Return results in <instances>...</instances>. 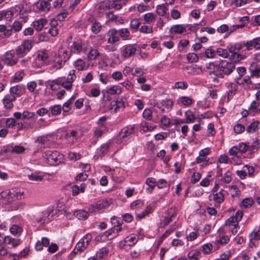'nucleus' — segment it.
<instances>
[{
    "label": "nucleus",
    "instance_id": "3",
    "mask_svg": "<svg viewBox=\"0 0 260 260\" xmlns=\"http://www.w3.org/2000/svg\"><path fill=\"white\" fill-rule=\"evenodd\" d=\"M43 156L50 165H58L64 160L63 154L55 150H47Z\"/></svg>",
    "mask_w": 260,
    "mask_h": 260
},
{
    "label": "nucleus",
    "instance_id": "10",
    "mask_svg": "<svg viewBox=\"0 0 260 260\" xmlns=\"http://www.w3.org/2000/svg\"><path fill=\"white\" fill-rule=\"evenodd\" d=\"M226 194H228L227 191L222 189L218 192L212 193L209 196V199L210 200L212 199L215 205H220L224 201V197Z\"/></svg>",
    "mask_w": 260,
    "mask_h": 260
},
{
    "label": "nucleus",
    "instance_id": "34",
    "mask_svg": "<svg viewBox=\"0 0 260 260\" xmlns=\"http://www.w3.org/2000/svg\"><path fill=\"white\" fill-rule=\"evenodd\" d=\"M47 20L45 18H40L33 22V26L38 31H40L45 25L46 24Z\"/></svg>",
    "mask_w": 260,
    "mask_h": 260
},
{
    "label": "nucleus",
    "instance_id": "4",
    "mask_svg": "<svg viewBox=\"0 0 260 260\" xmlns=\"http://www.w3.org/2000/svg\"><path fill=\"white\" fill-rule=\"evenodd\" d=\"M33 46V42L31 40H25L14 50L18 59L22 58L30 51Z\"/></svg>",
    "mask_w": 260,
    "mask_h": 260
},
{
    "label": "nucleus",
    "instance_id": "56",
    "mask_svg": "<svg viewBox=\"0 0 260 260\" xmlns=\"http://www.w3.org/2000/svg\"><path fill=\"white\" fill-rule=\"evenodd\" d=\"M253 200L251 198H247L242 201L240 206L246 208H249L253 205Z\"/></svg>",
    "mask_w": 260,
    "mask_h": 260
},
{
    "label": "nucleus",
    "instance_id": "15",
    "mask_svg": "<svg viewBox=\"0 0 260 260\" xmlns=\"http://www.w3.org/2000/svg\"><path fill=\"white\" fill-rule=\"evenodd\" d=\"M156 207V204L153 202L147 206L146 209L142 212H139L138 210L136 211V217L139 219H142L146 215L151 213Z\"/></svg>",
    "mask_w": 260,
    "mask_h": 260
},
{
    "label": "nucleus",
    "instance_id": "9",
    "mask_svg": "<svg viewBox=\"0 0 260 260\" xmlns=\"http://www.w3.org/2000/svg\"><path fill=\"white\" fill-rule=\"evenodd\" d=\"M206 68L210 74H213L216 77L222 78L220 63L215 64L214 62H210L206 65Z\"/></svg>",
    "mask_w": 260,
    "mask_h": 260
},
{
    "label": "nucleus",
    "instance_id": "19",
    "mask_svg": "<svg viewBox=\"0 0 260 260\" xmlns=\"http://www.w3.org/2000/svg\"><path fill=\"white\" fill-rule=\"evenodd\" d=\"M22 243L21 239L13 238L10 236H6L4 237V243L10 246L11 248H15Z\"/></svg>",
    "mask_w": 260,
    "mask_h": 260
},
{
    "label": "nucleus",
    "instance_id": "49",
    "mask_svg": "<svg viewBox=\"0 0 260 260\" xmlns=\"http://www.w3.org/2000/svg\"><path fill=\"white\" fill-rule=\"evenodd\" d=\"M10 232L12 235H20L22 232V228L17 224H14L10 228Z\"/></svg>",
    "mask_w": 260,
    "mask_h": 260
},
{
    "label": "nucleus",
    "instance_id": "20",
    "mask_svg": "<svg viewBox=\"0 0 260 260\" xmlns=\"http://www.w3.org/2000/svg\"><path fill=\"white\" fill-rule=\"evenodd\" d=\"M76 78V71L71 70L67 76L66 80H65L64 88L67 90H70L72 88L73 86V82Z\"/></svg>",
    "mask_w": 260,
    "mask_h": 260
},
{
    "label": "nucleus",
    "instance_id": "32",
    "mask_svg": "<svg viewBox=\"0 0 260 260\" xmlns=\"http://www.w3.org/2000/svg\"><path fill=\"white\" fill-rule=\"evenodd\" d=\"M189 260H198L201 257L200 250L198 249H192L187 254Z\"/></svg>",
    "mask_w": 260,
    "mask_h": 260
},
{
    "label": "nucleus",
    "instance_id": "47",
    "mask_svg": "<svg viewBox=\"0 0 260 260\" xmlns=\"http://www.w3.org/2000/svg\"><path fill=\"white\" fill-rule=\"evenodd\" d=\"M177 102L184 106L188 107L192 104V100L189 97L183 96L180 97Z\"/></svg>",
    "mask_w": 260,
    "mask_h": 260
},
{
    "label": "nucleus",
    "instance_id": "58",
    "mask_svg": "<svg viewBox=\"0 0 260 260\" xmlns=\"http://www.w3.org/2000/svg\"><path fill=\"white\" fill-rule=\"evenodd\" d=\"M213 248V245L210 243H206L202 246L201 250L204 254H209L211 253Z\"/></svg>",
    "mask_w": 260,
    "mask_h": 260
},
{
    "label": "nucleus",
    "instance_id": "12",
    "mask_svg": "<svg viewBox=\"0 0 260 260\" xmlns=\"http://www.w3.org/2000/svg\"><path fill=\"white\" fill-rule=\"evenodd\" d=\"M187 24H175L172 25L169 30V32L174 36L178 37L186 32Z\"/></svg>",
    "mask_w": 260,
    "mask_h": 260
},
{
    "label": "nucleus",
    "instance_id": "61",
    "mask_svg": "<svg viewBox=\"0 0 260 260\" xmlns=\"http://www.w3.org/2000/svg\"><path fill=\"white\" fill-rule=\"evenodd\" d=\"M156 15L152 13H147L144 15V20L147 23H150L155 20Z\"/></svg>",
    "mask_w": 260,
    "mask_h": 260
},
{
    "label": "nucleus",
    "instance_id": "36",
    "mask_svg": "<svg viewBox=\"0 0 260 260\" xmlns=\"http://www.w3.org/2000/svg\"><path fill=\"white\" fill-rule=\"evenodd\" d=\"M48 55L46 52L43 51L38 53L36 59L37 61L41 62L42 64H47Z\"/></svg>",
    "mask_w": 260,
    "mask_h": 260
},
{
    "label": "nucleus",
    "instance_id": "6",
    "mask_svg": "<svg viewBox=\"0 0 260 260\" xmlns=\"http://www.w3.org/2000/svg\"><path fill=\"white\" fill-rule=\"evenodd\" d=\"M135 126L134 125H130L124 127L119 133L118 141L119 143L127 141L135 134Z\"/></svg>",
    "mask_w": 260,
    "mask_h": 260
},
{
    "label": "nucleus",
    "instance_id": "26",
    "mask_svg": "<svg viewBox=\"0 0 260 260\" xmlns=\"http://www.w3.org/2000/svg\"><path fill=\"white\" fill-rule=\"evenodd\" d=\"M25 90V87L22 85H17L11 87L9 90L10 93L13 94L14 96H21Z\"/></svg>",
    "mask_w": 260,
    "mask_h": 260
},
{
    "label": "nucleus",
    "instance_id": "31",
    "mask_svg": "<svg viewBox=\"0 0 260 260\" xmlns=\"http://www.w3.org/2000/svg\"><path fill=\"white\" fill-rule=\"evenodd\" d=\"M146 184L148 185V187L146 188L147 192L151 193L155 186H156V181L155 179L153 177L147 178Z\"/></svg>",
    "mask_w": 260,
    "mask_h": 260
},
{
    "label": "nucleus",
    "instance_id": "51",
    "mask_svg": "<svg viewBox=\"0 0 260 260\" xmlns=\"http://www.w3.org/2000/svg\"><path fill=\"white\" fill-rule=\"evenodd\" d=\"M232 180V172L230 171H226L223 176L220 179L221 184H228Z\"/></svg>",
    "mask_w": 260,
    "mask_h": 260
},
{
    "label": "nucleus",
    "instance_id": "50",
    "mask_svg": "<svg viewBox=\"0 0 260 260\" xmlns=\"http://www.w3.org/2000/svg\"><path fill=\"white\" fill-rule=\"evenodd\" d=\"M260 106V103L259 102L256 101H253L251 103L249 107V111L251 113H253L254 114L257 113V111L259 109Z\"/></svg>",
    "mask_w": 260,
    "mask_h": 260
},
{
    "label": "nucleus",
    "instance_id": "27",
    "mask_svg": "<svg viewBox=\"0 0 260 260\" xmlns=\"http://www.w3.org/2000/svg\"><path fill=\"white\" fill-rule=\"evenodd\" d=\"M249 70L250 72V77H260V66L255 63H252L249 67Z\"/></svg>",
    "mask_w": 260,
    "mask_h": 260
},
{
    "label": "nucleus",
    "instance_id": "53",
    "mask_svg": "<svg viewBox=\"0 0 260 260\" xmlns=\"http://www.w3.org/2000/svg\"><path fill=\"white\" fill-rule=\"evenodd\" d=\"M196 161L197 164L202 163V166L203 167L207 166L209 164V159L207 157L203 156L200 154L196 158Z\"/></svg>",
    "mask_w": 260,
    "mask_h": 260
},
{
    "label": "nucleus",
    "instance_id": "59",
    "mask_svg": "<svg viewBox=\"0 0 260 260\" xmlns=\"http://www.w3.org/2000/svg\"><path fill=\"white\" fill-rule=\"evenodd\" d=\"M243 59V56L239 53H232L230 56V59L231 61L230 62H233L234 64Z\"/></svg>",
    "mask_w": 260,
    "mask_h": 260
},
{
    "label": "nucleus",
    "instance_id": "5",
    "mask_svg": "<svg viewBox=\"0 0 260 260\" xmlns=\"http://www.w3.org/2000/svg\"><path fill=\"white\" fill-rule=\"evenodd\" d=\"M4 64L8 66L16 65L19 61L14 50L7 51L1 58Z\"/></svg>",
    "mask_w": 260,
    "mask_h": 260
},
{
    "label": "nucleus",
    "instance_id": "28",
    "mask_svg": "<svg viewBox=\"0 0 260 260\" xmlns=\"http://www.w3.org/2000/svg\"><path fill=\"white\" fill-rule=\"evenodd\" d=\"M249 20V18L248 16H244L243 17H241L240 19V22H242V24H236L233 25L230 29L229 33H231L237 29L243 28L244 26H245L248 23Z\"/></svg>",
    "mask_w": 260,
    "mask_h": 260
},
{
    "label": "nucleus",
    "instance_id": "13",
    "mask_svg": "<svg viewBox=\"0 0 260 260\" xmlns=\"http://www.w3.org/2000/svg\"><path fill=\"white\" fill-rule=\"evenodd\" d=\"M125 107L124 102L121 99L111 102L110 106V110L111 112H117L122 111Z\"/></svg>",
    "mask_w": 260,
    "mask_h": 260
},
{
    "label": "nucleus",
    "instance_id": "62",
    "mask_svg": "<svg viewBox=\"0 0 260 260\" xmlns=\"http://www.w3.org/2000/svg\"><path fill=\"white\" fill-rule=\"evenodd\" d=\"M186 58L190 63L197 62L199 60L198 55L194 53H189L187 54Z\"/></svg>",
    "mask_w": 260,
    "mask_h": 260
},
{
    "label": "nucleus",
    "instance_id": "25",
    "mask_svg": "<svg viewBox=\"0 0 260 260\" xmlns=\"http://www.w3.org/2000/svg\"><path fill=\"white\" fill-rule=\"evenodd\" d=\"M110 142H108L102 144L99 148H98L95 152L94 157H102L105 155L109 151L110 149Z\"/></svg>",
    "mask_w": 260,
    "mask_h": 260
},
{
    "label": "nucleus",
    "instance_id": "64",
    "mask_svg": "<svg viewBox=\"0 0 260 260\" xmlns=\"http://www.w3.org/2000/svg\"><path fill=\"white\" fill-rule=\"evenodd\" d=\"M102 28V25L101 24L96 21H94L92 23L91 30L94 34H96L99 32Z\"/></svg>",
    "mask_w": 260,
    "mask_h": 260
},
{
    "label": "nucleus",
    "instance_id": "42",
    "mask_svg": "<svg viewBox=\"0 0 260 260\" xmlns=\"http://www.w3.org/2000/svg\"><path fill=\"white\" fill-rule=\"evenodd\" d=\"M1 121L4 122L7 127L13 128L16 124V121L13 118H2Z\"/></svg>",
    "mask_w": 260,
    "mask_h": 260
},
{
    "label": "nucleus",
    "instance_id": "46",
    "mask_svg": "<svg viewBox=\"0 0 260 260\" xmlns=\"http://www.w3.org/2000/svg\"><path fill=\"white\" fill-rule=\"evenodd\" d=\"M106 171L108 172V174L111 176L112 179L114 181L120 182L121 179L119 178L117 174L116 171L114 170L111 169L109 167L106 168Z\"/></svg>",
    "mask_w": 260,
    "mask_h": 260
},
{
    "label": "nucleus",
    "instance_id": "17",
    "mask_svg": "<svg viewBox=\"0 0 260 260\" xmlns=\"http://www.w3.org/2000/svg\"><path fill=\"white\" fill-rule=\"evenodd\" d=\"M118 31L115 28H111L107 32V43L113 44L119 41V36L117 35Z\"/></svg>",
    "mask_w": 260,
    "mask_h": 260
},
{
    "label": "nucleus",
    "instance_id": "22",
    "mask_svg": "<svg viewBox=\"0 0 260 260\" xmlns=\"http://www.w3.org/2000/svg\"><path fill=\"white\" fill-rule=\"evenodd\" d=\"M36 9L42 12H48L51 8V4L45 0H39L35 5Z\"/></svg>",
    "mask_w": 260,
    "mask_h": 260
},
{
    "label": "nucleus",
    "instance_id": "55",
    "mask_svg": "<svg viewBox=\"0 0 260 260\" xmlns=\"http://www.w3.org/2000/svg\"><path fill=\"white\" fill-rule=\"evenodd\" d=\"M125 0H113L111 6L115 10H119L125 4Z\"/></svg>",
    "mask_w": 260,
    "mask_h": 260
},
{
    "label": "nucleus",
    "instance_id": "11",
    "mask_svg": "<svg viewBox=\"0 0 260 260\" xmlns=\"http://www.w3.org/2000/svg\"><path fill=\"white\" fill-rule=\"evenodd\" d=\"M122 48L121 56L126 58L135 54L137 46L135 44H127L124 46Z\"/></svg>",
    "mask_w": 260,
    "mask_h": 260
},
{
    "label": "nucleus",
    "instance_id": "54",
    "mask_svg": "<svg viewBox=\"0 0 260 260\" xmlns=\"http://www.w3.org/2000/svg\"><path fill=\"white\" fill-rule=\"evenodd\" d=\"M74 66L76 69L82 71L85 67V62L82 59L79 58L74 62Z\"/></svg>",
    "mask_w": 260,
    "mask_h": 260
},
{
    "label": "nucleus",
    "instance_id": "18",
    "mask_svg": "<svg viewBox=\"0 0 260 260\" xmlns=\"http://www.w3.org/2000/svg\"><path fill=\"white\" fill-rule=\"evenodd\" d=\"M16 100V96H14L13 94H6L3 100V103L5 108L6 109H12L14 107L13 102H15Z\"/></svg>",
    "mask_w": 260,
    "mask_h": 260
},
{
    "label": "nucleus",
    "instance_id": "39",
    "mask_svg": "<svg viewBox=\"0 0 260 260\" xmlns=\"http://www.w3.org/2000/svg\"><path fill=\"white\" fill-rule=\"evenodd\" d=\"M155 128V125H151L146 121H142L140 124L141 130L144 133L152 131Z\"/></svg>",
    "mask_w": 260,
    "mask_h": 260
},
{
    "label": "nucleus",
    "instance_id": "48",
    "mask_svg": "<svg viewBox=\"0 0 260 260\" xmlns=\"http://www.w3.org/2000/svg\"><path fill=\"white\" fill-rule=\"evenodd\" d=\"M168 11V8L165 4L159 5L156 7V12L161 16H164L167 13Z\"/></svg>",
    "mask_w": 260,
    "mask_h": 260
},
{
    "label": "nucleus",
    "instance_id": "8",
    "mask_svg": "<svg viewBox=\"0 0 260 260\" xmlns=\"http://www.w3.org/2000/svg\"><path fill=\"white\" fill-rule=\"evenodd\" d=\"M220 70L222 74V78L224 75H229L235 68V64L226 60H222L220 62Z\"/></svg>",
    "mask_w": 260,
    "mask_h": 260
},
{
    "label": "nucleus",
    "instance_id": "57",
    "mask_svg": "<svg viewBox=\"0 0 260 260\" xmlns=\"http://www.w3.org/2000/svg\"><path fill=\"white\" fill-rule=\"evenodd\" d=\"M49 109L50 110L51 114L53 115H57L61 113L62 108L61 105H55L54 106H51L49 108Z\"/></svg>",
    "mask_w": 260,
    "mask_h": 260
},
{
    "label": "nucleus",
    "instance_id": "24",
    "mask_svg": "<svg viewBox=\"0 0 260 260\" xmlns=\"http://www.w3.org/2000/svg\"><path fill=\"white\" fill-rule=\"evenodd\" d=\"M218 237L216 240V243L221 245L226 244L230 241V238L228 236L224 235V231L223 229L220 228L218 230Z\"/></svg>",
    "mask_w": 260,
    "mask_h": 260
},
{
    "label": "nucleus",
    "instance_id": "23",
    "mask_svg": "<svg viewBox=\"0 0 260 260\" xmlns=\"http://www.w3.org/2000/svg\"><path fill=\"white\" fill-rule=\"evenodd\" d=\"M245 46L247 50H251L253 48L256 50H260V37L247 41L245 43Z\"/></svg>",
    "mask_w": 260,
    "mask_h": 260
},
{
    "label": "nucleus",
    "instance_id": "45",
    "mask_svg": "<svg viewBox=\"0 0 260 260\" xmlns=\"http://www.w3.org/2000/svg\"><path fill=\"white\" fill-rule=\"evenodd\" d=\"M121 91V88L119 85L113 86L106 90V92L110 94H119Z\"/></svg>",
    "mask_w": 260,
    "mask_h": 260
},
{
    "label": "nucleus",
    "instance_id": "41",
    "mask_svg": "<svg viewBox=\"0 0 260 260\" xmlns=\"http://www.w3.org/2000/svg\"><path fill=\"white\" fill-rule=\"evenodd\" d=\"M259 122L257 120L252 121L246 128V132L248 133H253L257 132L258 129Z\"/></svg>",
    "mask_w": 260,
    "mask_h": 260
},
{
    "label": "nucleus",
    "instance_id": "37",
    "mask_svg": "<svg viewBox=\"0 0 260 260\" xmlns=\"http://www.w3.org/2000/svg\"><path fill=\"white\" fill-rule=\"evenodd\" d=\"M86 248V247L84 244V241H81L80 240L76 244L75 248L74 249L71 253L72 255H75L79 252H81Z\"/></svg>",
    "mask_w": 260,
    "mask_h": 260
},
{
    "label": "nucleus",
    "instance_id": "1",
    "mask_svg": "<svg viewBox=\"0 0 260 260\" xmlns=\"http://www.w3.org/2000/svg\"><path fill=\"white\" fill-rule=\"evenodd\" d=\"M70 58V55L67 50H60L55 54L51 60L50 66L48 68L49 72L53 73L61 69Z\"/></svg>",
    "mask_w": 260,
    "mask_h": 260
},
{
    "label": "nucleus",
    "instance_id": "60",
    "mask_svg": "<svg viewBox=\"0 0 260 260\" xmlns=\"http://www.w3.org/2000/svg\"><path fill=\"white\" fill-rule=\"evenodd\" d=\"M24 72L22 70H20L17 72L15 73L14 78L13 81L15 82H18L22 80L23 77L24 76Z\"/></svg>",
    "mask_w": 260,
    "mask_h": 260
},
{
    "label": "nucleus",
    "instance_id": "14",
    "mask_svg": "<svg viewBox=\"0 0 260 260\" xmlns=\"http://www.w3.org/2000/svg\"><path fill=\"white\" fill-rule=\"evenodd\" d=\"M51 213V211L49 210L42 212L36 218L37 221L43 224L49 222L51 220L52 217Z\"/></svg>",
    "mask_w": 260,
    "mask_h": 260
},
{
    "label": "nucleus",
    "instance_id": "21",
    "mask_svg": "<svg viewBox=\"0 0 260 260\" xmlns=\"http://www.w3.org/2000/svg\"><path fill=\"white\" fill-rule=\"evenodd\" d=\"M176 215V211L175 209H170L168 210L166 215L161 219L160 224L164 228L167 225L172 221V218Z\"/></svg>",
    "mask_w": 260,
    "mask_h": 260
},
{
    "label": "nucleus",
    "instance_id": "40",
    "mask_svg": "<svg viewBox=\"0 0 260 260\" xmlns=\"http://www.w3.org/2000/svg\"><path fill=\"white\" fill-rule=\"evenodd\" d=\"M71 48L74 52L80 53L83 50V43L81 41L74 42Z\"/></svg>",
    "mask_w": 260,
    "mask_h": 260
},
{
    "label": "nucleus",
    "instance_id": "38",
    "mask_svg": "<svg viewBox=\"0 0 260 260\" xmlns=\"http://www.w3.org/2000/svg\"><path fill=\"white\" fill-rule=\"evenodd\" d=\"M74 215L79 220H86L89 214L87 212L83 210H78L74 212Z\"/></svg>",
    "mask_w": 260,
    "mask_h": 260
},
{
    "label": "nucleus",
    "instance_id": "43",
    "mask_svg": "<svg viewBox=\"0 0 260 260\" xmlns=\"http://www.w3.org/2000/svg\"><path fill=\"white\" fill-rule=\"evenodd\" d=\"M138 238L135 235H131L127 236L124 240V242L129 246L134 245L138 242Z\"/></svg>",
    "mask_w": 260,
    "mask_h": 260
},
{
    "label": "nucleus",
    "instance_id": "29",
    "mask_svg": "<svg viewBox=\"0 0 260 260\" xmlns=\"http://www.w3.org/2000/svg\"><path fill=\"white\" fill-rule=\"evenodd\" d=\"M228 99H231L238 89V85L234 83H229L228 84Z\"/></svg>",
    "mask_w": 260,
    "mask_h": 260
},
{
    "label": "nucleus",
    "instance_id": "30",
    "mask_svg": "<svg viewBox=\"0 0 260 260\" xmlns=\"http://www.w3.org/2000/svg\"><path fill=\"white\" fill-rule=\"evenodd\" d=\"M93 140L91 143L93 144H95L97 141L98 139L101 137H102L104 132L106 131V128H103L102 127H95L93 129Z\"/></svg>",
    "mask_w": 260,
    "mask_h": 260
},
{
    "label": "nucleus",
    "instance_id": "7",
    "mask_svg": "<svg viewBox=\"0 0 260 260\" xmlns=\"http://www.w3.org/2000/svg\"><path fill=\"white\" fill-rule=\"evenodd\" d=\"M110 204L109 201L107 199H102L97 201L95 204H91L88 208V211L90 213L95 214L108 207Z\"/></svg>",
    "mask_w": 260,
    "mask_h": 260
},
{
    "label": "nucleus",
    "instance_id": "16",
    "mask_svg": "<svg viewBox=\"0 0 260 260\" xmlns=\"http://www.w3.org/2000/svg\"><path fill=\"white\" fill-rule=\"evenodd\" d=\"M173 105V102L169 99H166L162 100L161 102L157 104V107L160 109L162 112H169Z\"/></svg>",
    "mask_w": 260,
    "mask_h": 260
},
{
    "label": "nucleus",
    "instance_id": "2",
    "mask_svg": "<svg viewBox=\"0 0 260 260\" xmlns=\"http://www.w3.org/2000/svg\"><path fill=\"white\" fill-rule=\"evenodd\" d=\"M1 196L2 198L7 199L8 202H11L15 200L24 198L25 194L23 189L15 187L2 192Z\"/></svg>",
    "mask_w": 260,
    "mask_h": 260
},
{
    "label": "nucleus",
    "instance_id": "52",
    "mask_svg": "<svg viewBox=\"0 0 260 260\" xmlns=\"http://www.w3.org/2000/svg\"><path fill=\"white\" fill-rule=\"evenodd\" d=\"M121 230V228L119 226H113L111 229H109L107 231L105 232L106 236L109 238H112V237H110V236L113 233H116L113 237H116L118 234V233Z\"/></svg>",
    "mask_w": 260,
    "mask_h": 260
},
{
    "label": "nucleus",
    "instance_id": "35",
    "mask_svg": "<svg viewBox=\"0 0 260 260\" xmlns=\"http://www.w3.org/2000/svg\"><path fill=\"white\" fill-rule=\"evenodd\" d=\"M26 22V20L23 19L21 21L15 20L11 25L12 29H13L15 32H19L21 30L23 24Z\"/></svg>",
    "mask_w": 260,
    "mask_h": 260
},
{
    "label": "nucleus",
    "instance_id": "44",
    "mask_svg": "<svg viewBox=\"0 0 260 260\" xmlns=\"http://www.w3.org/2000/svg\"><path fill=\"white\" fill-rule=\"evenodd\" d=\"M117 31L119 37H120L123 40H127L129 39L130 32L128 28H122Z\"/></svg>",
    "mask_w": 260,
    "mask_h": 260
},
{
    "label": "nucleus",
    "instance_id": "63",
    "mask_svg": "<svg viewBox=\"0 0 260 260\" xmlns=\"http://www.w3.org/2000/svg\"><path fill=\"white\" fill-rule=\"evenodd\" d=\"M185 115L186 118V123H193L196 119V117L192 112L190 110L186 111Z\"/></svg>",
    "mask_w": 260,
    "mask_h": 260
},
{
    "label": "nucleus",
    "instance_id": "33",
    "mask_svg": "<svg viewBox=\"0 0 260 260\" xmlns=\"http://www.w3.org/2000/svg\"><path fill=\"white\" fill-rule=\"evenodd\" d=\"M49 244V240L46 237L42 238L41 241H38L35 245L37 250L40 251L43 249V246L47 247Z\"/></svg>",
    "mask_w": 260,
    "mask_h": 260
}]
</instances>
